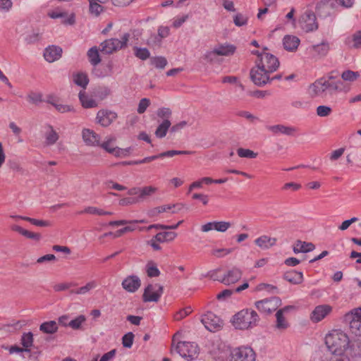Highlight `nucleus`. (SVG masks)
Wrapping results in <instances>:
<instances>
[{
    "instance_id": "1",
    "label": "nucleus",
    "mask_w": 361,
    "mask_h": 361,
    "mask_svg": "<svg viewBox=\"0 0 361 361\" xmlns=\"http://www.w3.org/2000/svg\"><path fill=\"white\" fill-rule=\"evenodd\" d=\"M325 343L329 351L334 354H343L349 343L346 334L340 330H334L325 337Z\"/></svg>"
},
{
    "instance_id": "2",
    "label": "nucleus",
    "mask_w": 361,
    "mask_h": 361,
    "mask_svg": "<svg viewBox=\"0 0 361 361\" xmlns=\"http://www.w3.org/2000/svg\"><path fill=\"white\" fill-rule=\"evenodd\" d=\"M259 317L257 313L250 309H245L233 316V323L236 329H247L257 325Z\"/></svg>"
},
{
    "instance_id": "3",
    "label": "nucleus",
    "mask_w": 361,
    "mask_h": 361,
    "mask_svg": "<svg viewBox=\"0 0 361 361\" xmlns=\"http://www.w3.org/2000/svg\"><path fill=\"white\" fill-rule=\"evenodd\" d=\"M130 39V34L125 33L121 37V39L117 38H111L104 40L101 43V51L106 54H111L120 49H124L128 45V42Z\"/></svg>"
},
{
    "instance_id": "4",
    "label": "nucleus",
    "mask_w": 361,
    "mask_h": 361,
    "mask_svg": "<svg viewBox=\"0 0 361 361\" xmlns=\"http://www.w3.org/2000/svg\"><path fill=\"white\" fill-rule=\"evenodd\" d=\"M298 24L305 32H314L319 28V23L314 12L311 10L305 11L299 18Z\"/></svg>"
},
{
    "instance_id": "5",
    "label": "nucleus",
    "mask_w": 361,
    "mask_h": 361,
    "mask_svg": "<svg viewBox=\"0 0 361 361\" xmlns=\"http://www.w3.org/2000/svg\"><path fill=\"white\" fill-rule=\"evenodd\" d=\"M176 350L182 357L188 361L196 359L199 355L198 346L193 342H178Z\"/></svg>"
},
{
    "instance_id": "6",
    "label": "nucleus",
    "mask_w": 361,
    "mask_h": 361,
    "mask_svg": "<svg viewBox=\"0 0 361 361\" xmlns=\"http://www.w3.org/2000/svg\"><path fill=\"white\" fill-rule=\"evenodd\" d=\"M344 320L355 336L361 334V308L354 309L344 316Z\"/></svg>"
},
{
    "instance_id": "7",
    "label": "nucleus",
    "mask_w": 361,
    "mask_h": 361,
    "mask_svg": "<svg viewBox=\"0 0 361 361\" xmlns=\"http://www.w3.org/2000/svg\"><path fill=\"white\" fill-rule=\"evenodd\" d=\"M255 65L260 66V68L271 73L276 71L279 68V61L273 54L264 51V54H262V57L256 60Z\"/></svg>"
},
{
    "instance_id": "8",
    "label": "nucleus",
    "mask_w": 361,
    "mask_h": 361,
    "mask_svg": "<svg viewBox=\"0 0 361 361\" xmlns=\"http://www.w3.org/2000/svg\"><path fill=\"white\" fill-rule=\"evenodd\" d=\"M230 361H255V353L250 347L236 348L231 353Z\"/></svg>"
},
{
    "instance_id": "9",
    "label": "nucleus",
    "mask_w": 361,
    "mask_h": 361,
    "mask_svg": "<svg viewBox=\"0 0 361 361\" xmlns=\"http://www.w3.org/2000/svg\"><path fill=\"white\" fill-rule=\"evenodd\" d=\"M281 305V300L276 296L266 298L255 302L256 308L264 313L270 314Z\"/></svg>"
},
{
    "instance_id": "10",
    "label": "nucleus",
    "mask_w": 361,
    "mask_h": 361,
    "mask_svg": "<svg viewBox=\"0 0 361 361\" xmlns=\"http://www.w3.org/2000/svg\"><path fill=\"white\" fill-rule=\"evenodd\" d=\"M250 79L257 86H264L270 82V73L255 65L250 70Z\"/></svg>"
},
{
    "instance_id": "11",
    "label": "nucleus",
    "mask_w": 361,
    "mask_h": 361,
    "mask_svg": "<svg viewBox=\"0 0 361 361\" xmlns=\"http://www.w3.org/2000/svg\"><path fill=\"white\" fill-rule=\"evenodd\" d=\"M164 288L159 284H149L144 291L142 299L145 302H157L163 293Z\"/></svg>"
},
{
    "instance_id": "12",
    "label": "nucleus",
    "mask_w": 361,
    "mask_h": 361,
    "mask_svg": "<svg viewBox=\"0 0 361 361\" xmlns=\"http://www.w3.org/2000/svg\"><path fill=\"white\" fill-rule=\"evenodd\" d=\"M336 8V4L331 0H321L315 6V11L317 16L320 18H326L329 17H334L332 12Z\"/></svg>"
},
{
    "instance_id": "13",
    "label": "nucleus",
    "mask_w": 361,
    "mask_h": 361,
    "mask_svg": "<svg viewBox=\"0 0 361 361\" xmlns=\"http://www.w3.org/2000/svg\"><path fill=\"white\" fill-rule=\"evenodd\" d=\"M157 190V188L152 185L142 188L134 187L128 190V195L130 196L137 195L138 202H141L153 195Z\"/></svg>"
},
{
    "instance_id": "14",
    "label": "nucleus",
    "mask_w": 361,
    "mask_h": 361,
    "mask_svg": "<svg viewBox=\"0 0 361 361\" xmlns=\"http://www.w3.org/2000/svg\"><path fill=\"white\" fill-rule=\"evenodd\" d=\"M201 322L204 324V327L210 331H216L221 324L219 317L216 316L212 312H208L204 314L202 317Z\"/></svg>"
},
{
    "instance_id": "15",
    "label": "nucleus",
    "mask_w": 361,
    "mask_h": 361,
    "mask_svg": "<svg viewBox=\"0 0 361 361\" xmlns=\"http://www.w3.org/2000/svg\"><path fill=\"white\" fill-rule=\"evenodd\" d=\"M116 138L111 137L108 139L106 141L104 142L101 145L99 144V145L106 152L114 154L116 157H119L127 156L130 152V148L128 147L126 149H121L117 147H114L111 146V142H114Z\"/></svg>"
},
{
    "instance_id": "16",
    "label": "nucleus",
    "mask_w": 361,
    "mask_h": 361,
    "mask_svg": "<svg viewBox=\"0 0 361 361\" xmlns=\"http://www.w3.org/2000/svg\"><path fill=\"white\" fill-rule=\"evenodd\" d=\"M117 114L114 111L102 109L97 114V122L103 127L109 126L116 118Z\"/></svg>"
},
{
    "instance_id": "17",
    "label": "nucleus",
    "mask_w": 361,
    "mask_h": 361,
    "mask_svg": "<svg viewBox=\"0 0 361 361\" xmlns=\"http://www.w3.org/2000/svg\"><path fill=\"white\" fill-rule=\"evenodd\" d=\"M309 91L312 97H324L328 92L326 80L319 78L310 85Z\"/></svg>"
},
{
    "instance_id": "18",
    "label": "nucleus",
    "mask_w": 361,
    "mask_h": 361,
    "mask_svg": "<svg viewBox=\"0 0 361 361\" xmlns=\"http://www.w3.org/2000/svg\"><path fill=\"white\" fill-rule=\"evenodd\" d=\"M243 276V271L240 269L233 267L222 276L221 283L229 286L238 282Z\"/></svg>"
},
{
    "instance_id": "19",
    "label": "nucleus",
    "mask_w": 361,
    "mask_h": 361,
    "mask_svg": "<svg viewBox=\"0 0 361 361\" xmlns=\"http://www.w3.org/2000/svg\"><path fill=\"white\" fill-rule=\"evenodd\" d=\"M331 310L332 307L329 305H318L312 312L310 319L314 323L319 322L324 319Z\"/></svg>"
},
{
    "instance_id": "20",
    "label": "nucleus",
    "mask_w": 361,
    "mask_h": 361,
    "mask_svg": "<svg viewBox=\"0 0 361 361\" xmlns=\"http://www.w3.org/2000/svg\"><path fill=\"white\" fill-rule=\"evenodd\" d=\"M310 50L313 52V57L322 59L328 54L330 44L327 41L323 40L320 44L312 45Z\"/></svg>"
},
{
    "instance_id": "21",
    "label": "nucleus",
    "mask_w": 361,
    "mask_h": 361,
    "mask_svg": "<svg viewBox=\"0 0 361 361\" xmlns=\"http://www.w3.org/2000/svg\"><path fill=\"white\" fill-rule=\"evenodd\" d=\"M141 286V281L137 276H129L122 282L123 288L130 293L135 292Z\"/></svg>"
},
{
    "instance_id": "22",
    "label": "nucleus",
    "mask_w": 361,
    "mask_h": 361,
    "mask_svg": "<svg viewBox=\"0 0 361 361\" xmlns=\"http://www.w3.org/2000/svg\"><path fill=\"white\" fill-rule=\"evenodd\" d=\"M82 136L83 141L87 145L90 146H99L100 137L94 131L85 128L82 130Z\"/></svg>"
},
{
    "instance_id": "23",
    "label": "nucleus",
    "mask_w": 361,
    "mask_h": 361,
    "mask_svg": "<svg viewBox=\"0 0 361 361\" xmlns=\"http://www.w3.org/2000/svg\"><path fill=\"white\" fill-rule=\"evenodd\" d=\"M267 129L275 135L283 134L289 136L293 135L294 133L297 132L295 128L281 124L268 126H267Z\"/></svg>"
},
{
    "instance_id": "24",
    "label": "nucleus",
    "mask_w": 361,
    "mask_h": 361,
    "mask_svg": "<svg viewBox=\"0 0 361 361\" xmlns=\"http://www.w3.org/2000/svg\"><path fill=\"white\" fill-rule=\"evenodd\" d=\"M62 54V49L56 46H49L45 49L44 57L48 62H54L58 60Z\"/></svg>"
},
{
    "instance_id": "25",
    "label": "nucleus",
    "mask_w": 361,
    "mask_h": 361,
    "mask_svg": "<svg viewBox=\"0 0 361 361\" xmlns=\"http://www.w3.org/2000/svg\"><path fill=\"white\" fill-rule=\"evenodd\" d=\"M294 307L291 305L286 306L282 309L279 310L276 313V327L278 329H286L288 326V323L286 320L283 314L288 310L293 309Z\"/></svg>"
},
{
    "instance_id": "26",
    "label": "nucleus",
    "mask_w": 361,
    "mask_h": 361,
    "mask_svg": "<svg viewBox=\"0 0 361 361\" xmlns=\"http://www.w3.org/2000/svg\"><path fill=\"white\" fill-rule=\"evenodd\" d=\"M220 56H231L236 51V47L228 43L218 44L214 47Z\"/></svg>"
},
{
    "instance_id": "27",
    "label": "nucleus",
    "mask_w": 361,
    "mask_h": 361,
    "mask_svg": "<svg viewBox=\"0 0 361 361\" xmlns=\"http://www.w3.org/2000/svg\"><path fill=\"white\" fill-rule=\"evenodd\" d=\"M300 41L299 38L293 35H286L283 39L284 49L289 51H295L300 44Z\"/></svg>"
},
{
    "instance_id": "28",
    "label": "nucleus",
    "mask_w": 361,
    "mask_h": 361,
    "mask_svg": "<svg viewBox=\"0 0 361 361\" xmlns=\"http://www.w3.org/2000/svg\"><path fill=\"white\" fill-rule=\"evenodd\" d=\"M44 143L47 146L54 145L59 140V135L51 125L45 126Z\"/></svg>"
},
{
    "instance_id": "29",
    "label": "nucleus",
    "mask_w": 361,
    "mask_h": 361,
    "mask_svg": "<svg viewBox=\"0 0 361 361\" xmlns=\"http://www.w3.org/2000/svg\"><path fill=\"white\" fill-rule=\"evenodd\" d=\"M315 246L312 243H306L300 240H298L293 245V250L294 253H307L314 250Z\"/></svg>"
},
{
    "instance_id": "30",
    "label": "nucleus",
    "mask_w": 361,
    "mask_h": 361,
    "mask_svg": "<svg viewBox=\"0 0 361 361\" xmlns=\"http://www.w3.org/2000/svg\"><path fill=\"white\" fill-rule=\"evenodd\" d=\"M283 279L293 284H300L303 281V274L301 271L290 270L283 274Z\"/></svg>"
},
{
    "instance_id": "31",
    "label": "nucleus",
    "mask_w": 361,
    "mask_h": 361,
    "mask_svg": "<svg viewBox=\"0 0 361 361\" xmlns=\"http://www.w3.org/2000/svg\"><path fill=\"white\" fill-rule=\"evenodd\" d=\"M217 49H215L213 47L210 50H207L202 56V59L209 63H221L222 62V59L220 58L219 54H217Z\"/></svg>"
},
{
    "instance_id": "32",
    "label": "nucleus",
    "mask_w": 361,
    "mask_h": 361,
    "mask_svg": "<svg viewBox=\"0 0 361 361\" xmlns=\"http://www.w3.org/2000/svg\"><path fill=\"white\" fill-rule=\"evenodd\" d=\"M255 244L262 249L266 250L274 246L276 243V238L267 235H262L255 240Z\"/></svg>"
},
{
    "instance_id": "33",
    "label": "nucleus",
    "mask_w": 361,
    "mask_h": 361,
    "mask_svg": "<svg viewBox=\"0 0 361 361\" xmlns=\"http://www.w3.org/2000/svg\"><path fill=\"white\" fill-rule=\"evenodd\" d=\"M345 44L349 48H361V31H357L351 37H347L345 40Z\"/></svg>"
},
{
    "instance_id": "34",
    "label": "nucleus",
    "mask_w": 361,
    "mask_h": 361,
    "mask_svg": "<svg viewBox=\"0 0 361 361\" xmlns=\"http://www.w3.org/2000/svg\"><path fill=\"white\" fill-rule=\"evenodd\" d=\"M11 229H12V231H16V232L19 233L20 234H21L22 235H23L27 238H30V239L39 240L41 238V235L39 233L29 231L18 225H13L11 226Z\"/></svg>"
},
{
    "instance_id": "35",
    "label": "nucleus",
    "mask_w": 361,
    "mask_h": 361,
    "mask_svg": "<svg viewBox=\"0 0 361 361\" xmlns=\"http://www.w3.org/2000/svg\"><path fill=\"white\" fill-rule=\"evenodd\" d=\"M58 324L55 321H48L42 323L39 330L44 334H53L58 331Z\"/></svg>"
},
{
    "instance_id": "36",
    "label": "nucleus",
    "mask_w": 361,
    "mask_h": 361,
    "mask_svg": "<svg viewBox=\"0 0 361 361\" xmlns=\"http://www.w3.org/2000/svg\"><path fill=\"white\" fill-rule=\"evenodd\" d=\"M176 236L177 233L173 231H164L158 233L154 239L158 243H166L173 240Z\"/></svg>"
},
{
    "instance_id": "37",
    "label": "nucleus",
    "mask_w": 361,
    "mask_h": 361,
    "mask_svg": "<svg viewBox=\"0 0 361 361\" xmlns=\"http://www.w3.org/2000/svg\"><path fill=\"white\" fill-rule=\"evenodd\" d=\"M79 99L84 108H93L97 106L96 101L87 95L84 91L80 92Z\"/></svg>"
},
{
    "instance_id": "38",
    "label": "nucleus",
    "mask_w": 361,
    "mask_h": 361,
    "mask_svg": "<svg viewBox=\"0 0 361 361\" xmlns=\"http://www.w3.org/2000/svg\"><path fill=\"white\" fill-rule=\"evenodd\" d=\"M97 286V283L95 281H90L85 286H81L76 290H72V293L77 295H86L92 290Z\"/></svg>"
},
{
    "instance_id": "39",
    "label": "nucleus",
    "mask_w": 361,
    "mask_h": 361,
    "mask_svg": "<svg viewBox=\"0 0 361 361\" xmlns=\"http://www.w3.org/2000/svg\"><path fill=\"white\" fill-rule=\"evenodd\" d=\"M171 124V121L169 119H164L157 127L155 131L156 136L159 138L165 137Z\"/></svg>"
},
{
    "instance_id": "40",
    "label": "nucleus",
    "mask_w": 361,
    "mask_h": 361,
    "mask_svg": "<svg viewBox=\"0 0 361 361\" xmlns=\"http://www.w3.org/2000/svg\"><path fill=\"white\" fill-rule=\"evenodd\" d=\"M21 344L25 352H30V347L33 345V334L32 332L24 333L21 336Z\"/></svg>"
},
{
    "instance_id": "41",
    "label": "nucleus",
    "mask_w": 361,
    "mask_h": 361,
    "mask_svg": "<svg viewBox=\"0 0 361 361\" xmlns=\"http://www.w3.org/2000/svg\"><path fill=\"white\" fill-rule=\"evenodd\" d=\"M73 81L77 85L85 89L88 85L89 78L86 73H78L73 75Z\"/></svg>"
},
{
    "instance_id": "42",
    "label": "nucleus",
    "mask_w": 361,
    "mask_h": 361,
    "mask_svg": "<svg viewBox=\"0 0 361 361\" xmlns=\"http://www.w3.org/2000/svg\"><path fill=\"white\" fill-rule=\"evenodd\" d=\"M87 56L92 65L96 66L101 61L98 49L96 47L90 48L87 51Z\"/></svg>"
},
{
    "instance_id": "43",
    "label": "nucleus",
    "mask_w": 361,
    "mask_h": 361,
    "mask_svg": "<svg viewBox=\"0 0 361 361\" xmlns=\"http://www.w3.org/2000/svg\"><path fill=\"white\" fill-rule=\"evenodd\" d=\"M86 321V317L85 315L80 314L75 317V319L69 321L68 324L69 327L73 329V330H80L82 329V324H84Z\"/></svg>"
},
{
    "instance_id": "44",
    "label": "nucleus",
    "mask_w": 361,
    "mask_h": 361,
    "mask_svg": "<svg viewBox=\"0 0 361 361\" xmlns=\"http://www.w3.org/2000/svg\"><path fill=\"white\" fill-rule=\"evenodd\" d=\"M326 85L328 93L331 94L338 90H342L343 82L339 80L335 81L326 80Z\"/></svg>"
},
{
    "instance_id": "45",
    "label": "nucleus",
    "mask_w": 361,
    "mask_h": 361,
    "mask_svg": "<svg viewBox=\"0 0 361 361\" xmlns=\"http://www.w3.org/2000/svg\"><path fill=\"white\" fill-rule=\"evenodd\" d=\"M133 50L135 56L141 60H146L150 56V52L147 48L135 47Z\"/></svg>"
},
{
    "instance_id": "46",
    "label": "nucleus",
    "mask_w": 361,
    "mask_h": 361,
    "mask_svg": "<svg viewBox=\"0 0 361 361\" xmlns=\"http://www.w3.org/2000/svg\"><path fill=\"white\" fill-rule=\"evenodd\" d=\"M360 77V73L357 71L346 70L341 74V78L345 81L354 82Z\"/></svg>"
},
{
    "instance_id": "47",
    "label": "nucleus",
    "mask_w": 361,
    "mask_h": 361,
    "mask_svg": "<svg viewBox=\"0 0 361 361\" xmlns=\"http://www.w3.org/2000/svg\"><path fill=\"white\" fill-rule=\"evenodd\" d=\"M88 1L90 3V13L94 16H98L103 11V7L99 1Z\"/></svg>"
},
{
    "instance_id": "48",
    "label": "nucleus",
    "mask_w": 361,
    "mask_h": 361,
    "mask_svg": "<svg viewBox=\"0 0 361 361\" xmlns=\"http://www.w3.org/2000/svg\"><path fill=\"white\" fill-rule=\"evenodd\" d=\"M151 64L157 68L163 69L167 65V60L164 56H155L150 59Z\"/></svg>"
},
{
    "instance_id": "49",
    "label": "nucleus",
    "mask_w": 361,
    "mask_h": 361,
    "mask_svg": "<svg viewBox=\"0 0 361 361\" xmlns=\"http://www.w3.org/2000/svg\"><path fill=\"white\" fill-rule=\"evenodd\" d=\"M146 271L149 277H157L160 274V271L157 267L152 262L147 263L146 266Z\"/></svg>"
},
{
    "instance_id": "50",
    "label": "nucleus",
    "mask_w": 361,
    "mask_h": 361,
    "mask_svg": "<svg viewBox=\"0 0 361 361\" xmlns=\"http://www.w3.org/2000/svg\"><path fill=\"white\" fill-rule=\"evenodd\" d=\"M237 154L240 157L255 159L257 156V153L254 152L252 150L245 148H238Z\"/></svg>"
},
{
    "instance_id": "51",
    "label": "nucleus",
    "mask_w": 361,
    "mask_h": 361,
    "mask_svg": "<svg viewBox=\"0 0 361 361\" xmlns=\"http://www.w3.org/2000/svg\"><path fill=\"white\" fill-rule=\"evenodd\" d=\"M316 112L318 116L326 117L331 114L332 109L329 106L321 105L317 107Z\"/></svg>"
},
{
    "instance_id": "52",
    "label": "nucleus",
    "mask_w": 361,
    "mask_h": 361,
    "mask_svg": "<svg viewBox=\"0 0 361 361\" xmlns=\"http://www.w3.org/2000/svg\"><path fill=\"white\" fill-rule=\"evenodd\" d=\"M134 334L132 332L126 334L122 338V344L123 347L130 348L133 343Z\"/></svg>"
},
{
    "instance_id": "53",
    "label": "nucleus",
    "mask_w": 361,
    "mask_h": 361,
    "mask_svg": "<svg viewBox=\"0 0 361 361\" xmlns=\"http://www.w3.org/2000/svg\"><path fill=\"white\" fill-rule=\"evenodd\" d=\"M54 107L61 114L75 111V109L73 106L63 104L60 103L59 101L54 105Z\"/></svg>"
},
{
    "instance_id": "54",
    "label": "nucleus",
    "mask_w": 361,
    "mask_h": 361,
    "mask_svg": "<svg viewBox=\"0 0 361 361\" xmlns=\"http://www.w3.org/2000/svg\"><path fill=\"white\" fill-rule=\"evenodd\" d=\"M24 221H28L35 226L40 227H47L51 226V223L48 221L39 220L30 217L24 218Z\"/></svg>"
},
{
    "instance_id": "55",
    "label": "nucleus",
    "mask_w": 361,
    "mask_h": 361,
    "mask_svg": "<svg viewBox=\"0 0 361 361\" xmlns=\"http://www.w3.org/2000/svg\"><path fill=\"white\" fill-rule=\"evenodd\" d=\"M231 226L228 221H214V230L219 232H225Z\"/></svg>"
},
{
    "instance_id": "56",
    "label": "nucleus",
    "mask_w": 361,
    "mask_h": 361,
    "mask_svg": "<svg viewBox=\"0 0 361 361\" xmlns=\"http://www.w3.org/2000/svg\"><path fill=\"white\" fill-rule=\"evenodd\" d=\"M161 38L155 34H152L147 39V44L151 47H160L161 44Z\"/></svg>"
},
{
    "instance_id": "57",
    "label": "nucleus",
    "mask_w": 361,
    "mask_h": 361,
    "mask_svg": "<svg viewBox=\"0 0 361 361\" xmlns=\"http://www.w3.org/2000/svg\"><path fill=\"white\" fill-rule=\"evenodd\" d=\"M150 105V100L147 98H142L140 99L137 111L138 114H142L145 113L147 107Z\"/></svg>"
},
{
    "instance_id": "58",
    "label": "nucleus",
    "mask_w": 361,
    "mask_h": 361,
    "mask_svg": "<svg viewBox=\"0 0 361 361\" xmlns=\"http://www.w3.org/2000/svg\"><path fill=\"white\" fill-rule=\"evenodd\" d=\"M29 102L37 104L43 101L42 94L41 93L32 92L27 95Z\"/></svg>"
},
{
    "instance_id": "59",
    "label": "nucleus",
    "mask_w": 361,
    "mask_h": 361,
    "mask_svg": "<svg viewBox=\"0 0 361 361\" xmlns=\"http://www.w3.org/2000/svg\"><path fill=\"white\" fill-rule=\"evenodd\" d=\"M233 23L238 27L245 25L247 23V18L241 13H238L234 16Z\"/></svg>"
},
{
    "instance_id": "60",
    "label": "nucleus",
    "mask_w": 361,
    "mask_h": 361,
    "mask_svg": "<svg viewBox=\"0 0 361 361\" xmlns=\"http://www.w3.org/2000/svg\"><path fill=\"white\" fill-rule=\"evenodd\" d=\"M192 312L190 307H187L178 311L174 316L176 320H181Z\"/></svg>"
},
{
    "instance_id": "61",
    "label": "nucleus",
    "mask_w": 361,
    "mask_h": 361,
    "mask_svg": "<svg viewBox=\"0 0 361 361\" xmlns=\"http://www.w3.org/2000/svg\"><path fill=\"white\" fill-rule=\"evenodd\" d=\"M239 116L247 119L252 123H256L257 122L260 121L258 117L252 114L249 111H241L239 113Z\"/></svg>"
},
{
    "instance_id": "62",
    "label": "nucleus",
    "mask_w": 361,
    "mask_h": 361,
    "mask_svg": "<svg viewBox=\"0 0 361 361\" xmlns=\"http://www.w3.org/2000/svg\"><path fill=\"white\" fill-rule=\"evenodd\" d=\"M81 213L103 216L104 210L95 207H87Z\"/></svg>"
},
{
    "instance_id": "63",
    "label": "nucleus",
    "mask_w": 361,
    "mask_h": 361,
    "mask_svg": "<svg viewBox=\"0 0 361 361\" xmlns=\"http://www.w3.org/2000/svg\"><path fill=\"white\" fill-rule=\"evenodd\" d=\"M111 94L110 89L106 86L99 87L97 90V95L101 99H104Z\"/></svg>"
},
{
    "instance_id": "64",
    "label": "nucleus",
    "mask_w": 361,
    "mask_h": 361,
    "mask_svg": "<svg viewBox=\"0 0 361 361\" xmlns=\"http://www.w3.org/2000/svg\"><path fill=\"white\" fill-rule=\"evenodd\" d=\"M171 114V111L169 108H160L157 111V116L159 118H164V120L169 119Z\"/></svg>"
}]
</instances>
